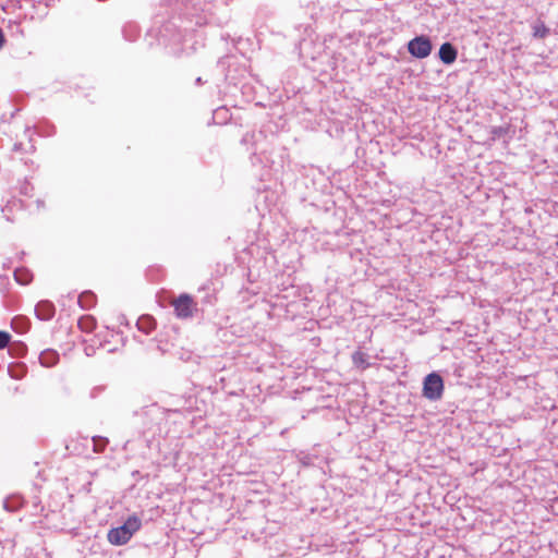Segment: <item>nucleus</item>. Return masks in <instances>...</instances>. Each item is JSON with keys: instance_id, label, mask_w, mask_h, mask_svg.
Here are the masks:
<instances>
[{"instance_id": "f257e3e1", "label": "nucleus", "mask_w": 558, "mask_h": 558, "mask_svg": "<svg viewBox=\"0 0 558 558\" xmlns=\"http://www.w3.org/2000/svg\"><path fill=\"white\" fill-rule=\"evenodd\" d=\"M141 520L136 515H131L122 525L109 530L108 542L116 546L124 545L141 529Z\"/></svg>"}, {"instance_id": "f03ea898", "label": "nucleus", "mask_w": 558, "mask_h": 558, "mask_svg": "<svg viewBox=\"0 0 558 558\" xmlns=\"http://www.w3.org/2000/svg\"><path fill=\"white\" fill-rule=\"evenodd\" d=\"M445 390L442 377L436 373H429L423 380L422 395L429 401H438L442 398Z\"/></svg>"}, {"instance_id": "7ed1b4c3", "label": "nucleus", "mask_w": 558, "mask_h": 558, "mask_svg": "<svg viewBox=\"0 0 558 558\" xmlns=\"http://www.w3.org/2000/svg\"><path fill=\"white\" fill-rule=\"evenodd\" d=\"M175 315L179 318H190L196 311V303L190 294L183 293L172 301Z\"/></svg>"}, {"instance_id": "20e7f679", "label": "nucleus", "mask_w": 558, "mask_h": 558, "mask_svg": "<svg viewBox=\"0 0 558 558\" xmlns=\"http://www.w3.org/2000/svg\"><path fill=\"white\" fill-rule=\"evenodd\" d=\"M432 41L427 36H416L408 43L409 52L417 58L424 59L432 52Z\"/></svg>"}, {"instance_id": "39448f33", "label": "nucleus", "mask_w": 558, "mask_h": 558, "mask_svg": "<svg viewBox=\"0 0 558 558\" xmlns=\"http://www.w3.org/2000/svg\"><path fill=\"white\" fill-rule=\"evenodd\" d=\"M35 314L38 319L47 322L54 316L56 307L52 302L43 300L36 304Z\"/></svg>"}, {"instance_id": "423d86ee", "label": "nucleus", "mask_w": 558, "mask_h": 558, "mask_svg": "<svg viewBox=\"0 0 558 558\" xmlns=\"http://www.w3.org/2000/svg\"><path fill=\"white\" fill-rule=\"evenodd\" d=\"M439 59L445 64H452L458 57V50L451 43H444L438 51Z\"/></svg>"}, {"instance_id": "0eeeda50", "label": "nucleus", "mask_w": 558, "mask_h": 558, "mask_svg": "<svg viewBox=\"0 0 558 558\" xmlns=\"http://www.w3.org/2000/svg\"><path fill=\"white\" fill-rule=\"evenodd\" d=\"M59 353L52 349H46L39 354V362L45 367H52L59 362Z\"/></svg>"}, {"instance_id": "6e6552de", "label": "nucleus", "mask_w": 558, "mask_h": 558, "mask_svg": "<svg viewBox=\"0 0 558 558\" xmlns=\"http://www.w3.org/2000/svg\"><path fill=\"white\" fill-rule=\"evenodd\" d=\"M136 326L138 330L145 335H149L156 328V320L150 315H143L137 319Z\"/></svg>"}, {"instance_id": "1a4fd4ad", "label": "nucleus", "mask_w": 558, "mask_h": 558, "mask_svg": "<svg viewBox=\"0 0 558 558\" xmlns=\"http://www.w3.org/2000/svg\"><path fill=\"white\" fill-rule=\"evenodd\" d=\"M14 279L20 284L26 286L32 282L33 280V274L32 271L26 267H19L14 270Z\"/></svg>"}, {"instance_id": "9d476101", "label": "nucleus", "mask_w": 558, "mask_h": 558, "mask_svg": "<svg viewBox=\"0 0 558 558\" xmlns=\"http://www.w3.org/2000/svg\"><path fill=\"white\" fill-rule=\"evenodd\" d=\"M78 304L83 310H89L96 304V295L92 291H85L80 294Z\"/></svg>"}, {"instance_id": "9b49d317", "label": "nucleus", "mask_w": 558, "mask_h": 558, "mask_svg": "<svg viewBox=\"0 0 558 558\" xmlns=\"http://www.w3.org/2000/svg\"><path fill=\"white\" fill-rule=\"evenodd\" d=\"M12 327L23 333V332H26L29 327H31V323L29 320L26 318V317H22V316H16L12 319Z\"/></svg>"}, {"instance_id": "f8f14e48", "label": "nucleus", "mask_w": 558, "mask_h": 558, "mask_svg": "<svg viewBox=\"0 0 558 558\" xmlns=\"http://www.w3.org/2000/svg\"><path fill=\"white\" fill-rule=\"evenodd\" d=\"M8 348H9V353L15 357L25 355V353L27 351V347L25 345V343H23L21 341L13 342V343L10 342Z\"/></svg>"}, {"instance_id": "ddd939ff", "label": "nucleus", "mask_w": 558, "mask_h": 558, "mask_svg": "<svg viewBox=\"0 0 558 558\" xmlns=\"http://www.w3.org/2000/svg\"><path fill=\"white\" fill-rule=\"evenodd\" d=\"M93 440V451L96 453H101L105 451L107 445L109 444L108 438L102 436H94Z\"/></svg>"}, {"instance_id": "4468645a", "label": "nucleus", "mask_w": 558, "mask_h": 558, "mask_svg": "<svg viewBox=\"0 0 558 558\" xmlns=\"http://www.w3.org/2000/svg\"><path fill=\"white\" fill-rule=\"evenodd\" d=\"M23 506V499L20 496H12L4 501V508L9 511H16Z\"/></svg>"}, {"instance_id": "2eb2a0df", "label": "nucleus", "mask_w": 558, "mask_h": 558, "mask_svg": "<svg viewBox=\"0 0 558 558\" xmlns=\"http://www.w3.org/2000/svg\"><path fill=\"white\" fill-rule=\"evenodd\" d=\"M533 36L543 39L549 34V28L543 22H536L533 25Z\"/></svg>"}, {"instance_id": "dca6fc26", "label": "nucleus", "mask_w": 558, "mask_h": 558, "mask_svg": "<svg viewBox=\"0 0 558 558\" xmlns=\"http://www.w3.org/2000/svg\"><path fill=\"white\" fill-rule=\"evenodd\" d=\"M296 458L302 465L311 466L314 465V461L317 459V456L300 451Z\"/></svg>"}, {"instance_id": "f3484780", "label": "nucleus", "mask_w": 558, "mask_h": 558, "mask_svg": "<svg viewBox=\"0 0 558 558\" xmlns=\"http://www.w3.org/2000/svg\"><path fill=\"white\" fill-rule=\"evenodd\" d=\"M78 326L84 331H90L94 327V319L89 316L80 319Z\"/></svg>"}, {"instance_id": "a211bd4d", "label": "nucleus", "mask_w": 558, "mask_h": 558, "mask_svg": "<svg viewBox=\"0 0 558 558\" xmlns=\"http://www.w3.org/2000/svg\"><path fill=\"white\" fill-rule=\"evenodd\" d=\"M11 340V336L7 331L0 330V349H4L9 347Z\"/></svg>"}, {"instance_id": "6ab92c4d", "label": "nucleus", "mask_w": 558, "mask_h": 558, "mask_svg": "<svg viewBox=\"0 0 558 558\" xmlns=\"http://www.w3.org/2000/svg\"><path fill=\"white\" fill-rule=\"evenodd\" d=\"M507 132V129L502 128V126H497V128H494L492 133L495 135V136H502L504 134H506Z\"/></svg>"}, {"instance_id": "aec40b11", "label": "nucleus", "mask_w": 558, "mask_h": 558, "mask_svg": "<svg viewBox=\"0 0 558 558\" xmlns=\"http://www.w3.org/2000/svg\"><path fill=\"white\" fill-rule=\"evenodd\" d=\"M353 361H354V363H355V364H357V363H360V362H361V363H362V362H364L363 353H361V352H355V353L353 354Z\"/></svg>"}, {"instance_id": "412c9836", "label": "nucleus", "mask_w": 558, "mask_h": 558, "mask_svg": "<svg viewBox=\"0 0 558 558\" xmlns=\"http://www.w3.org/2000/svg\"><path fill=\"white\" fill-rule=\"evenodd\" d=\"M4 41H5L4 34H3L2 29L0 28V49L2 48Z\"/></svg>"}, {"instance_id": "4be33fe9", "label": "nucleus", "mask_w": 558, "mask_h": 558, "mask_svg": "<svg viewBox=\"0 0 558 558\" xmlns=\"http://www.w3.org/2000/svg\"><path fill=\"white\" fill-rule=\"evenodd\" d=\"M23 144L22 143H15L13 146L14 151H20L22 149Z\"/></svg>"}, {"instance_id": "5701e85b", "label": "nucleus", "mask_w": 558, "mask_h": 558, "mask_svg": "<svg viewBox=\"0 0 558 558\" xmlns=\"http://www.w3.org/2000/svg\"><path fill=\"white\" fill-rule=\"evenodd\" d=\"M196 83H197V84H201V83H202V78H201V77H198V78L196 80Z\"/></svg>"}, {"instance_id": "b1692460", "label": "nucleus", "mask_w": 558, "mask_h": 558, "mask_svg": "<svg viewBox=\"0 0 558 558\" xmlns=\"http://www.w3.org/2000/svg\"><path fill=\"white\" fill-rule=\"evenodd\" d=\"M8 207L9 206L7 205L4 208H2V211L4 213L8 209Z\"/></svg>"}]
</instances>
